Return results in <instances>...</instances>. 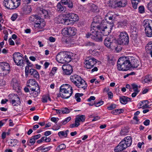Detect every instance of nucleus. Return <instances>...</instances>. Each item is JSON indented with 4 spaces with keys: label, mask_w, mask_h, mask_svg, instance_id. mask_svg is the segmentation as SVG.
<instances>
[{
    "label": "nucleus",
    "mask_w": 152,
    "mask_h": 152,
    "mask_svg": "<svg viewBox=\"0 0 152 152\" xmlns=\"http://www.w3.org/2000/svg\"><path fill=\"white\" fill-rule=\"evenodd\" d=\"M97 19V17H94V21L91 24V28L93 29L94 31H96V29L100 31H102L101 32L103 35H107L111 32L113 26V23L105 25V24H103L102 23L99 24L100 20H96Z\"/></svg>",
    "instance_id": "nucleus-1"
},
{
    "label": "nucleus",
    "mask_w": 152,
    "mask_h": 152,
    "mask_svg": "<svg viewBox=\"0 0 152 152\" xmlns=\"http://www.w3.org/2000/svg\"><path fill=\"white\" fill-rule=\"evenodd\" d=\"M72 87L68 84L62 85L60 88V95L64 99H66L69 97L73 93Z\"/></svg>",
    "instance_id": "nucleus-2"
},
{
    "label": "nucleus",
    "mask_w": 152,
    "mask_h": 152,
    "mask_svg": "<svg viewBox=\"0 0 152 152\" xmlns=\"http://www.w3.org/2000/svg\"><path fill=\"white\" fill-rule=\"evenodd\" d=\"M129 57L128 58L126 57H121L117 61V66L119 70L126 71L128 70L131 68Z\"/></svg>",
    "instance_id": "nucleus-3"
},
{
    "label": "nucleus",
    "mask_w": 152,
    "mask_h": 152,
    "mask_svg": "<svg viewBox=\"0 0 152 152\" xmlns=\"http://www.w3.org/2000/svg\"><path fill=\"white\" fill-rule=\"evenodd\" d=\"M101 31H93L91 33H88L86 34L87 38H91L92 39L97 42H102L103 40V36Z\"/></svg>",
    "instance_id": "nucleus-4"
},
{
    "label": "nucleus",
    "mask_w": 152,
    "mask_h": 152,
    "mask_svg": "<svg viewBox=\"0 0 152 152\" xmlns=\"http://www.w3.org/2000/svg\"><path fill=\"white\" fill-rule=\"evenodd\" d=\"M20 1L21 0H4L3 4L8 9H14L20 5Z\"/></svg>",
    "instance_id": "nucleus-5"
},
{
    "label": "nucleus",
    "mask_w": 152,
    "mask_h": 152,
    "mask_svg": "<svg viewBox=\"0 0 152 152\" xmlns=\"http://www.w3.org/2000/svg\"><path fill=\"white\" fill-rule=\"evenodd\" d=\"M29 20L32 21L36 22L34 25L35 27L42 28L45 25V23L43 19L37 15H33L31 17Z\"/></svg>",
    "instance_id": "nucleus-6"
},
{
    "label": "nucleus",
    "mask_w": 152,
    "mask_h": 152,
    "mask_svg": "<svg viewBox=\"0 0 152 152\" xmlns=\"http://www.w3.org/2000/svg\"><path fill=\"white\" fill-rule=\"evenodd\" d=\"M10 67L9 64L7 62H0V76L7 75L10 72Z\"/></svg>",
    "instance_id": "nucleus-7"
},
{
    "label": "nucleus",
    "mask_w": 152,
    "mask_h": 152,
    "mask_svg": "<svg viewBox=\"0 0 152 152\" xmlns=\"http://www.w3.org/2000/svg\"><path fill=\"white\" fill-rule=\"evenodd\" d=\"M129 42V37L127 33L125 31L120 33L118 40V43L123 45H127Z\"/></svg>",
    "instance_id": "nucleus-8"
},
{
    "label": "nucleus",
    "mask_w": 152,
    "mask_h": 152,
    "mask_svg": "<svg viewBox=\"0 0 152 152\" xmlns=\"http://www.w3.org/2000/svg\"><path fill=\"white\" fill-rule=\"evenodd\" d=\"M117 42L114 38H110L109 37H106L104 40V45L107 48L113 49L117 45Z\"/></svg>",
    "instance_id": "nucleus-9"
},
{
    "label": "nucleus",
    "mask_w": 152,
    "mask_h": 152,
    "mask_svg": "<svg viewBox=\"0 0 152 152\" xmlns=\"http://www.w3.org/2000/svg\"><path fill=\"white\" fill-rule=\"evenodd\" d=\"M23 55L19 52H15L13 55L14 61L17 65L21 66L23 64Z\"/></svg>",
    "instance_id": "nucleus-10"
},
{
    "label": "nucleus",
    "mask_w": 152,
    "mask_h": 152,
    "mask_svg": "<svg viewBox=\"0 0 152 152\" xmlns=\"http://www.w3.org/2000/svg\"><path fill=\"white\" fill-rule=\"evenodd\" d=\"M77 32L76 29L74 27L65 28L62 31V33L63 35H68L69 36H74Z\"/></svg>",
    "instance_id": "nucleus-11"
},
{
    "label": "nucleus",
    "mask_w": 152,
    "mask_h": 152,
    "mask_svg": "<svg viewBox=\"0 0 152 152\" xmlns=\"http://www.w3.org/2000/svg\"><path fill=\"white\" fill-rule=\"evenodd\" d=\"M74 84L78 88H83L84 90H86L88 86L87 83L80 76Z\"/></svg>",
    "instance_id": "nucleus-12"
},
{
    "label": "nucleus",
    "mask_w": 152,
    "mask_h": 152,
    "mask_svg": "<svg viewBox=\"0 0 152 152\" xmlns=\"http://www.w3.org/2000/svg\"><path fill=\"white\" fill-rule=\"evenodd\" d=\"M129 59L130 64V67L133 68H140L141 67V63L138 60L135 58L133 56L129 57Z\"/></svg>",
    "instance_id": "nucleus-13"
},
{
    "label": "nucleus",
    "mask_w": 152,
    "mask_h": 152,
    "mask_svg": "<svg viewBox=\"0 0 152 152\" xmlns=\"http://www.w3.org/2000/svg\"><path fill=\"white\" fill-rule=\"evenodd\" d=\"M96 63V59L94 58H90L85 60L84 63L85 65V67L88 69H91Z\"/></svg>",
    "instance_id": "nucleus-14"
},
{
    "label": "nucleus",
    "mask_w": 152,
    "mask_h": 152,
    "mask_svg": "<svg viewBox=\"0 0 152 152\" xmlns=\"http://www.w3.org/2000/svg\"><path fill=\"white\" fill-rule=\"evenodd\" d=\"M65 16L69 20V23L70 21L75 22L78 20V18L77 15L74 13H69L65 15Z\"/></svg>",
    "instance_id": "nucleus-15"
},
{
    "label": "nucleus",
    "mask_w": 152,
    "mask_h": 152,
    "mask_svg": "<svg viewBox=\"0 0 152 152\" xmlns=\"http://www.w3.org/2000/svg\"><path fill=\"white\" fill-rule=\"evenodd\" d=\"M65 52H61L57 54L56 56V60L59 63L63 64L64 58L66 57Z\"/></svg>",
    "instance_id": "nucleus-16"
},
{
    "label": "nucleus",
    "mask_w": 152,
    "mask_h": 152,
    "mask_svg": "<svg viewBox=\"0 0 152 152\" xmlns=\"http://www.w3.org/2000/svg\"><path fill=\"white\" fill-rule=\"evenodd\" d=\"M132 142V138L131 136H127L124 138V139L121 141V143L123 144L124 143H126V147H128L131 145Z\"/></svg>",
    "instance_id": "nucleus-17"
},
{
    "label": "nucleus",
    "mask_w": 152,
    "mask_h": 152,
    "mask_svg": "<svg viewBox=\"0 0 152 152\" xmlns=\"http://www.w3.org/2000/svg\"><path fill=\"white\" fill-rule=\"evenodd\" d=\"M127 4V0H117L115 2V7H123L126 6Z\"/></svg>",
    "instance_id": "nucleus-18"
},
{
    "label": "nucleus",
    "mask_w": 152,
    "mask_h": 152,
    "mask_svg": "<svg viewBox=\"0 0 152 152\" xmlns=\"http://www.w3.org/2000/svg\"><path fill=\"white\" fill-rule=\"evenodd\" d=\"M142 24L145 29H152V21L151 20H145L143 21Z\"/></svg>",
    "instance_id": "nucleus-19"
},
{
    "label": "nucleus",
    "mask_w": 152,
    "mask_h": 152,
    "mask_svg": "<svg viewBox=\"0 0 152 152\" xmlns=\"http://www.w3.org/2000/svg\"><path fill=\"white\" fill-rule=\"evenodd\" d=\"M145 50L148 53H149L152 57V42H148L146 45Z\"/></svg>",
    "instance_id": "nucleus-20"
},
{
    "label": "nucleus",
    "mask_w": 152,
    "mask_h": 152,
    "mask_svg": "<svg viewBox=\"0 0 152 152\" xmlns=\"http://www.w3.org/2000/svg\"><path fill=\"white\" fill-rule=\"evenodd\" d=\"M58 21L59 23H61L66 25H68L69 24V20L66 16L65 17H59L58 18Z\"/></svg>",
    "instance_id": "nucleus-21"
},
{
    "label": "nucleus",
    "mask_w": 152,
    "mask_h": 152,
    "mask_svg": "<svg viewBox=\"0 0 152 152\" xmlns=\"http://www.w3.org/2000/svg\"><path fill=\"white\" fill-rule=\"evenodd\" d=\"M148 101L147 100H144L141 101L139 104V108H142L143 109L149 108V106L148 105Z\"/></svg>",
    "instance_id": "nucleus-22"
},
{
    "label": "nucleus",
    "mask_w": 152,
    "mask_h": 152,
    "mask_svg": "<svg viewBox=\"0 0 152 152\" xmlns=\"http://www.w3.org/2000/svg\"><path fill=\"white\" fill-rule=\"evenodd\" d=\"M86 119L85 116L84 115H78L76 116L75 118V122L78 123L80 122H83L85 121Z\"/></svg>",
    "instance_id": "nucleus-23"
},
{
    "label": "nucleus",
    "mask_w": 152,
    "mask_h": 152,
    "mask_svg": "<svg viewBox=\"0 0 152 152\" xmlns=\"http://www.w3.org/2000/svg\"><path fill=\"white\" fill-rule=\"evenodd\" d=\"M11 85H12L13 88L15 90L19 89V83L18 81L16 78L13 79L11 83Z\"/></svg>",
    "instance_id": "nucleus-24"
},
{
    "label": "nucleus",
    "mask_w": 152,
    "mask_h": 152,
    "mask_svg": "<svg viewBox=\"0 0 152 152\" xmlns=\"http://www.w3.org/2000/svg\"><path fill=\"white\" fill-rule=\"evenodd\" d=\"M126 143H124L123 144L121 143V142L119 143L118 145L117 146V149H115V150H117L116 151H123V150L126 149L127 147H126Z\"/></svg>",
    "instance_id": "nucleus-25"
},
{
    "label": "nucleus",
    "mask_w": 152,
    "mask_h": 152,
    "mask_svg": "<svg viewBox=\"0 0 152 152\" xmlns=\"http://www.w3.org/2000/svg\"><path fill=\"white\" fill-rule=\"evenodd\" d=\"M29 74L33 76L35 78H38L39 77V75L37 71L34 69H31L30 70Z\"/></svg>",
    "instance_id": "nucleus-26"
},
{
    "label": "nucleus",
    "mask_w": 152,
    "mask_h": 152,
    "mask_svg": "<svg viewBox=\"0 0 152 152\" xmlns=\"http://www.w3.org/2000/svg\"><path fill=\"white\" fill-rule=\"evenodd\" d=\"M139 25L135 23H131L130 25V31H138Z\"/></svg>",
    "instance_id": "nucleus-27"
},
{
    "label": "nucleus",
    "mask_w": 152,
    "mask_h": 152,
    "mask_svg": "<svg viewBox=\"0 0 152 152\" xmlns=\"http://www.w3.org/2000/svg\"><path fill=\"white\" fill-rule=\"evenodd\" d=\"M36 80L33 79H29L27 82V86L30 88L31 87H32V86H35V85H37Z\"/></svg>",
    "instance_id": "nucleus-28"
},
{
    "label": "nucleus",
    "mask_w": 152,
    "mask_h": 152,
    "mask_svg": "<svg viewBox=\"0 0 152 152\" xmlns=\"http://www.w3.org/2000/svg\"><path fill=\"white\" fill-rule=\"evenodd\" d=\"M39 13L42 15V16H43L44 18H46L48 16V11L42 8H40L39 12Z\"/></svg>",
    "instance_id": "nucleus-29"
},
{
    "label": "nucleus",
    "mask_w": 152,
    "mask_h": 152,
    "mask_svg": "<svg viewBox=\"0 0 152 152\" xmlns=\"http://www.w3.org/2000/svg\"><path fill=\"white\" fill-rule=\"evenodd\" d=\"M57 10L58 11L60 12H65L66 10V8L65 7L63 6L60 2L57 4Z\"/></svg>",
    "instance_id": "nucleus-30"
},
{
    "label": "nucleus",
    "mask_w": 152,
    "mask_h": 152,
    "mask_svg": "<svg viewBox=\"0 0 152 152\" xmlns=\"http://www.w3.org/2000/svg\"><path fill=\"white\" fill-rule=\"evenodd\" d=\"M66 57H64V62L63 64L68 63L70 62L71 60V56L68 54L66 52Z\"/></svg>",
    "instance_id": "nucleus-31"
},
{
    "label": "nucleus",
    "mask_w": 152,
    "mask_h": 152,
    "mask_svg": "<svg viewBox=\"0 0 152 152\" xmlns=\"http://www.w3.org/2000/svg\"><path fill=\"white\" fill-rule=\"evenodd\" d=\"M10 97H11V96H13V99H14L16 102V103L18 104H20L21 103V102L20 101V99L19 96L16 94H12L11 95H10Z\"/></svg>",
    "instance_id": "nucleus-32"
},
{
    "label": "nucleus",
    "mask_w": 152,
    "mask_h": 152,
    "mask_svg": "<svg viewBox=\"0 0 152 152\" xmlns=\"http://www.w3.org/2000/svg\"><path fill=\"white\" fill-rule=\"evenodd\" d=\"M79 77L80 76L76 75H72L70 77V79L71 81L74 84L78 79L79 78Z\"/></svg>",
    "instance_id": "nucleus-33"
},
{
    "label": "nucleus",
    "mask_w": 152,
    "mask_h": 152,
    "mask_svg": "<svg viewBox=\"0 0 152 152\" xmlns=\"http://www.w3.org/2000/svg\"><path fill=\"white\" fill-rule=\"evenodd\" d=\"M29 88L31 91L37 90L38 92H40V88L37 84V85H35V86H32V87H31Z\"/></svg>",
    "instance_id": "nucleus-34"
},
{
    "label": "nucleus",
    "mask_w": 152,
    "mask_h": 152,
    "mask_svg": "<svg viewBox=\"0 0 152 152\" xmlns=\"http://www.w3.org/2000/svg\"><path fill=\"white\" fill-rule=\"evenodd\" d=\"M145 33L146 36L148 37H152V29H145Z\"/></svg>",
    "instance_id": "nucleus-35"
},
{
    "label": "nucleus",
    "mask_w": 152,
    "mask_h": 152,
    "mask_svg": "<svg viewBox=\"0 0 152 152\" xmlns=\"http://www.w3.org/2000/svg\"><path fill=\"white\" fill-rule=\"evenodd\" d=\"M120 101L122 104H126L127 102V96H122L120 98Z\"/></svg>",
    "instance_id": "nucleus-36"
},
{
    "label": "nucleus",
    "mask_w": 152,
    "mask_h": 152,
    "mask_svg": "<svg viewBox=\"0 0 152 152\" xmlns=\"http://www.w3.org/2000/svg\"><path fill=\"white\" fill-rule=\"evenodd\" d=\"M126 21H121L118 23V28H124L127 25Z\"/></svg>",
    "instance_id": "nucleus-37"
},
{
    "label": "nucleus",
    "mask_w": 152,
    "mask_h": 152,
    "mask_svg": "<svg viewBox=\"0 0 152 152\" xmlns=\"http://www.w3.org/2000/svg\"><path fill=\"white\" fill-rule=\"evenodd\" d=\"M62 68L63 70H73L72 67L70 64L64 65Z\"/></svg>",
    "instance_id": "nucleus-38"
},
{
    "label": "nucleus",
    "mask_w": 152,
    "mask_h": 152,
    "mask_svg": "<svg viewBox=\"0 0 152 152\" xmlns=\"http://www.w3.org/2000/svg\"><path fill=\"white\" fill-rule=\"evenodd\" d=\"M131 37L134 40L136 39L137 37V31H130Z\"/></svg>",
    "instance_id": "nucleus-39"
},
{
    "label": "nucleus",
    "mask_w": 152,
    "mask_h": 152,
    "mask_svg": "<svg viewBox=\"0 0 152 152\" xmlns=\"http://www.w3.org/2000/svg\"><path fill=\"white\" fill-rule=\"evenodd\" d=\"M128 131L127 128L124 127L122 128L121 131L120 133V134L121 135H125L128 133Z\"/></svg>",
    "instance_id": "nucleus-40"
},
{
    "label": "nucleus",
    "mask_w": 152,
    "mask_h": 152,
    "mask_svg": "<svg viewBox=\"0 0 152 152\" xmlns=\"http://www.w3.org/2000/svg\"><path fill=\"white\" fill-rule=\"evenodd\" d=\"M66 148V146L64 144H61L59 145L56 149V150L58 152L62 150L65 149Z\"/></svg>",
    "instance_id": "nucleus-41"
},
{
    "label": "nucleus",
    "mask_w": 152,
    "mask_h": 152,
    "mask_svg": "<svg viewBox=\"0 0 152 152\" xmlns=\"http://www.w3.org/2000/svg\"><path fill=\"white\" fill-rule=\"evenodd\" d=\"M72 110V109H68L67 107L63 108L62 109L61 112L63 114L68 113Z\"/></svg>",
    "instance_id": "nucleus-42"
},
{
    "label": "nucleus",
    "mask_w": 152,
    "mask_h": 152,
    "mask_svg": "<svg viewBox=\"0 0 152 152\" xmlns=\"http://www.w3.org/2000/svg\"><path fill=\"white\" fill-rule=\"evenodd\" d=\"M67 3L65 4L64 5H67L69 9H72L73 7V3L72 1L70 0L68 2H67Z\"/></svg>",
    "instance_id": "nucleus-43"
},
{
    "label": "nucleus",
    "mask_w": 152,
    "mask_h": 152,
    "mask_svg": "<svg viewBox=\"0 0 152 152\" xmlns=\"http://www.w3.org/2000/svg\"><path fill=\"white\" fill-rule=\"evenodd\" d=\"M151 80V78L148 76H145V78L144 79L143 82L144 83H148L150 82Z\"/></svg>",
    "instance_id": "nucleus-44"
},
{
    "label": "nucleus",
    "mask_w": 152,
    "mask_h": 152,
    "mask_svg": "<svg viewBox=\"0 0 152 152\" xmlns=\"http://www.w3.org/2000/svg\"><path fill=\"white\" fill-rule=\"evenodd\" d=\"M91 10L92 11H95L97 10L98 7L94 4H92L91 6Z\"/></svg>",
    "instance_id": "nucleus-45"
},
{
    "label": "nucleus",
    "mask_w": 152,
    "mask_h": 152,
    "mask_svg": "<svg viewBox=\"0 0 152 152\" xmlns=\"http://www.w3.org/2000/svg\"><path fill=\"white\" fill-rule=\"evenodd\" d=\"M139 1H135L133 0L132 1V4L133 7L134 9H136L137 8V5Z\"/></svg>",
    "instance_id": "nucleus-46"
},
{
    "label": "nucleus",
    "mask_w": 152,
    "mask_h": 152,
    "mask_svg": "<svg viewBox=\"0 0 152 152\" xmlns=\"http://www.w3.org/2000/svg\"><path fill=\"white\" fill-rule=\"evenodd\" d=\"M33 92H31L30 94L31 96H33L34 97H36L38 95L40 92H38L37 90L33 91Z\"/></svg>",
    "instance_id": "nucleus-47"
},
{
    "label": "nucleus",
    "mask_w": 152,
    "mask_h": 152,
    "mask_svg": "<svg viewBox=\"0 0 152 152\" xmlns=\"http://www.w3.org/2000/svg\"><path fill=\"white\" fill-rule=\"evenodd\" d=\"M71 119V118L70 117H69L65 119L61 122V123L63 125H65Z\"/></svg>",
    "instance_id": "nucleus-48"
},
{
    "label": "nucleus",
    "mask_w": 152,
    "mask_h": 152,
    "mask_svg": "<svg viewBox=\"0 0 152 152\" xmlns=\"http://www.w3.org/2000/svg\"><path fill=\"white\" fill-rule=\"evenodd\" d=\"M108 6L112 8L116 7H115V2L113 3V1H109V3H108Z\"/></svg>",
    "instance_id": "nucleus-49"
},
{
    "label": "nucleus",
    "mask_w": 152,
    "mask_h": 152,
    "mask_svg": "<svg viewBox=\"0 0 152 152\" xmlns=\"http://www.w3.org/2000/svg\"><path fill=\"white\" fill-rule=\"evenodd\" d=\"M58 135L59 137H61V136H64L65 137H67V134L66 133H65L64 132V131H60L58 133Z\"/></svg>",
    "instance_id": "nucleus-50"
},
{
    "label": "nucleus",
    "mask_w": 152,
    "mask_h": 152,
    "mask_svg": "<svg viewBox=\"0 0 152 152\" xmlns=\"http://www.w3.org/2000/svg\"><path fill=\"white\" fill-rule=\"evenodd\" d=\"M147 7L148 9L152 12V1H151L148 4Z\"/></svg>",
    "instance_id": "nucleus-51"
},
{
    "label": "nucleus",
    "mask_w": 152,
    "mask_h": 152,
    "mask_svg": "<svg viewBox=\"0 0 152 152\" xmlns=\"http://www.w3.org/2000/svg\"><path fill=\"white\" fill-rule=\"evenodd\" d=\"M104 103V102L103 101H99L97 102H94V104L96 107H99L102 105Z\"/></svg>",
    "instance_id": "nucleus-52"
},
{
    "label": "nucleus",
    "mask_w": 152,
    "mask_h": 152,
    "mask_svg": "<svg viewBox=\"0 0 152 152\" xmlns=\"http://www.w3.org/2000/svg\"><path fill=\"white\" fill-rule=\"evenodd\" d=\"M80 125V123H78L77 122H76L75 121V123L71 124L70 125V127L71 128H72L74 127H77Z\"/></svg>",
    "instance_id": "nucleus-53"
},
{
    "label": "nucleus",
    "mask_w": 152,
    "mask_h": 152,
    "mask_svg": "<svg viewBox=\"0 0 152 152\" xmlns=\"http://www.w3.org/2000/svg\"><path fill=\"white\" fill-rule=\"evenodd\" d=\"M64 72L65 73V75H70L73 71V70H63Z\"/></svg>",
    "instance_id": "nucleus-54"
},
{
    "label": "nucleus",
    "mask_w": 152,
    "mask_h": 152,
    "mask_svg": "<svg viewBox=\"0 0 152 152\" xmlns=\"http://www.w3.org/2000/svg\"><path fill=\"white\" fill-rule=\"evenodd\" d=\"M138 10L139 12L141 13H143L145 12L144 7L142 6L139 7Z\"/></svg>",
    "instance_id": "nucleus-55"
},
{
    "label": "nucleus",
    "mask_w": 152,
    "mask_h": 152,
    "mask_svg": "<svg viewBox=\"0 0 152 152\" xmlns=\"http://www.w3.org/2000/svg\"><path fill=\"white\" fill-rule=\"evenodd\" d=\"M35 142V140L33 137L29 140V142L31 143V145H30L28 144L29 146H31L33 145Z\"/></svg>",
    "instance_id": "nucleus-56"
},
{
    "label": "nucleus",
    "mask_w": 152,
    "mask_h": 152,
    "mask_svg": "<svg viewBox=\"0 0 152 152\" xmlns=\"http://www.w3.org/2000/svg\"><path fill=\"white\" fill-rule=\"evenodd\" d=\"M42 101L43 103L46 102H47V95L43 96L42 98Z\"/></svg>",
    "instance_id": "nucleus-57"
},
{
    "label": "nucleus",
    "mask_w": 152,
    "mask_h": 152,
    "mask_svg": "<svg viewBox=\"0 0 152 152\" xmlns=\"http://www.w3.org/2000/svg\"><path fill=\"white\" fill-rule=\"evenodd\" d=\"M116 105L115 104H111L110 106L107 107L109 110H112L116 107Z\"/></svg>",
    "instance_id": "nucleus-58"
},
{
    "label": "nucleus",
    "mask_w": 152,
    "mask_h": 152,
    "mask_svg": "<svg viewBox=\"0 0 152 152\" xmlns=\"http://www.w3.org/2000/svg\"><path fill=\"white\" fill-rule=\"evenodd\" d=\"M18 16L17 14L15 13L13 14L11 17V20L13 21H14L17 18Z\"/></svg>",
    "instance_id": "nucleus-59"
},
{
    "label": "nucleus",
    "mask_w": 152,
    "mask_h": 152,
    "mask_svg": "<svg viewBox=\"0 0 152 152\" xmlns=\"http://www.w3.org/2000/svg\"><path fill=\"white\" fill-rule=\"evenodd\" d=\"M29 66H26L25 67V72L26 76H28V75L29 70Z\"/></svg>",
    "instance_id": "nucleus-60"
},
{
    "label": "nucleus",
    "mask_w": 152,
    "mask_h": 152,
    "mask_svg": "<svg viewBox=\"0 0 152 152\" xmlns=\"http://www.w3.org/2000/svg\"><path fill=\"white\" fill-rule=\"evenodd\" d=\"M50 120L51 121L56 123L59 120V118H58L52 117Z\"/></svg>",
    "instance_id": "nucleus-61"
},
{
    "label": "nucleus",
    "mask_w": 152,
    "mask_h": 152,
    "mask_svg": "<svg viewBox=\"0 0 152 152\" xmlns=\"http://www.w3.org/2000/svg\"><path fill=\"white\" fill-rule=\"evenodd\" d=\"M11 99H12V100L11 101V102H10L14 106H17V104L16 103V102L15 99H13V97Z\"/></svg>",
    "instance_id": "nucleus-62"
},
{
    "label": "nucleus",
    "mask_w": 152,
    "mask_h": 152,
    "mask_svg": "<svg viewBox=\"0 0 152 152\" xmlns=\"http://www.w3.org/2000/svg\"><path fill=\"white\" fill-rule=\"evenodd\" d=\"M46 137H42L40 139L37 140V142L38 143H40L44 141H45V138Z\"/></svg>",
    "instance_id": "nucleus-63"
},
{
    "label": "nucleus",
    "mask_w": 152,
    "mask_h": 152,
    "mask_svg": "<svg viewBox=\"0 0 152 152\" xmlns=\"http://www.w3.org/2000/svg\"><path fill=\"white\" fill-rule=\"evenodd\" d=\"M115 110L117 115L121 113H122L124 112V110L121 109H115Z\"/></svg>",
    "instance_id": "nucleus-64"
}]
</instances>
